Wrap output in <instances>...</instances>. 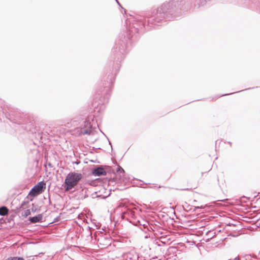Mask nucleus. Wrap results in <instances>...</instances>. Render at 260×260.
<instances>
[{
	"label": "nucleus",
	"mask_w": 260,
	"mask_h": 260,
	"mask_svg": "<svg viewBox=\"0 0 260 260\" xmlns=\"http://www.w3.org/2000/svg\"><path fill=\"white\" fill-rule=\"evenodd\" d=\"M4 102L2 99H0V112L4 113Z\"/></svg>",
	"instance_id": "obj_17"
},
{
	"label": "nucleus",
	"mask_w": 260,
	"mask_h": 260,
	"mask_svg": "<svg viewBox=\"0 0 260 260\" xmlns=\"http://www.w3.org/2000/svg\"><path fill=\"white\" fill-rule=\"evenodd\" d=\"M83 177V176L81 173L70 172L67 175L62 185L65 191H68L74 188L78 184Z\"/></svg>",
	"instance_id": "obj_2"
},
{
	"label": "nucleus",
	"mask_w": 260,
	"mask_h": 260,
	"mask_svg": "<svg viewBox=\"0 0 260 260\" xmlns=\"http://www.w3.org/2000/svg\"><path fill=\"white\" fill-rule=\"evenodd\" d=\"M90 129L91 128H82L81 129L80 135H90L91 133V131L90 130Z\"/></svg>",
	"instance_id": "obj_10"
},
{
	"label": "nucleus",
	"mask_w": 260,
	"mask_h": 260,
	"mask_svg": "<svg viewBox=\"0 0 260 260\" xmlns=\"http://www.w3.org/2000/svg\"><path fill=\"white\" fill-rule=\"evenodd\" d=\"M131 223L136 226H142L144 229L148 230V222L147 221L144 220V219H137L132 221Z\"/></svg>",
	"instance_id": "obj_5"
},
{
	"label": "nucleus",
	"mask_w": 260,
	"mask_h": 260,
	"mask_svg": "<svg viewBox=\"0 0 260 260\" xmlns=\"http://www.w3.org/2000/svg\"><path fill=\"white\" fill-rule=\"evenodd\" d=\"M46 188V183L43 181L39 182L29 191L28 195L31 197H35L42 193Z\"/></svg>",
	"instance_id": "obj_4"
},
{
	"label": "nucleus",
	"mask_w": 260,
	"mask_h": 260,
	"mask_svg": "<svg viewBox=\"0 0 260 260\" xmlns=\"http://www.w3.org/2000/svg\"><path fill=\"white\" fill-rule=\"evenodd\" d=\"M164 239H165V238L163 236H162L160 237L159 241L163 244H166V242L164 241V240H163Z\"/></svg>",
	"instance_id": "obj_20"
},
{
	"label": "nucleus",
	"mask_w": 260,
	"mask_h": 260,
	"mask_svg": "<svg viewBox=\"0 0 260 260\" xmlns=\"http://www.w3.org/2000/svg\"><path fill=\"white\" fill-rule=\"evenodd\" d=\"M31 214V211L30 209H27L24 211L22 213V216L26 218Z\"/></svg>",
	"instance_id": "obj_14"
},
{
	"label": "nucleus",
	"mask_w": 260,
	"mask_h": 260,
	"mask_svg": "<svg viewBox=\"0 0 260 260\" xmlns=\"http://www.w3.org/2000/svg\"><path fill=\"white\" fill-rule=\"evenodd\" d=\"M111 172V168L109 166H94L91 170V174L94 176H102Z\"/></svg>",
	"instance_id": "obj_3"
},
{
	"label": "nucleus",
	"mask_w": 260,
	"mask_h": 260,
	"mask_svg": "<svg viewBox=\"0 0 260 260\" xmlns=\"http://www.w3.org/2000/svg\"><path fill=\"white\" fill-rule=\"evenodd\" d=\"M108 141H109V144L111 145V147L112 148L111 143L110 142V141L109 140H108Z\"/></svg>",
	"instance_id": "obj_27"
},
{
	"label": "nucleus",
	"mask_w": 260,
	"mask_h": 260,
	"mask_svg": "<svg viewBox=\"0 0 260 260\" xmlns=\"http://www.w3.org/2000/svg\"><path fill=\"white\" fill-rule=\"evenodd\" d=\"M5 260H8V258H6Z\"/></svg>",
	"instance_id": "obj_32"
},
{
	"label": "nucleus",
	"mask_w": 260,
	"mask_h": 260,
	"mask_svg": "<svg viewBox=\"0 0 260 260\" xmlns=\"http://www.w3.org/2000/svg\"><path fill=\"white\" fill-rule=\"evenodd\" d=\"M182 190H188V188H184V189H182Z\"/></svg>",
	"instance_id": "obj_28"
},
{
	"label": "nucleus",
	"mask_w": 260,
	"mask_h": 260,
	"mask_svg": "<svg viewBox=\"0 0 260 260\" xmlns=\"http://www.w3.org/2000/svg\"><path fill=\"white\" fill-rule=\"evenodd\" d=\"M32 200H33V199H32H32H30V201H32Z\"/></svg>",
	"instance_id": "obj_31"
},
{
	"label": "nucleus",
	"mask_w": 260,
	"mask_h": 260,
	"mask_svg": "<svg viewBox=\"0 0 260 260\" xmlns=\"http://www.w3.org/2000/svg\"><path fill=\"white\" fill-rule=\"evenodd\" d=\"M80 188H82L81 191L79 194L78 198L80 200H84L85 198L88 197V195L87 194L86 191L84 192V188L85 187H83V185L82 184H80Z\"/></svg>",
	"instance_id": "obj_7"
},
{
	"label": "nucleus",
	"mask_w": 260,
	"mask_h": 260,
	"mask_svg": "<svg viewBox=\"0 0 260 260\" xmlns=\"http://www.w3.org/2000/svg\"><path fill=\"white\" fill-rule=\"evenodd\" d=\"M236 92H233V93H236ZM233 94V93H231L223 94H222V95H219L218 97H221V96H225V95H230V94Z\"/></svg>",
	"instance_id": "obj_22"
},
{
	"label": "nucleus",
	"mask_w": 260,
	"mask_h": 260,
	"mask_svg": "<svg viewBox=\"0 0 260 260\" xmlns=\"http://www.w3.org/2000/svg\"><path fill=\"white\" fill-rule=\"evenodd\" d=\"M8 209L5 206H2L0 207V215L5 216L8 214Z\"/></svg>",
	"instance_id": "obj_12"
},
{
	"label": "nucleus",
	"mask_w": 260,
	"mask_h": 260,
	"mask_svg": "<svg viewBox=\"0 0 260 260\" xmlns=\"http://www.w3.org/2000/svg\"><path fill=\"white\" fill-rule=\"evenodd\" d=\"M228 260H232V259H228ZM233 260H240V257H239V256H237L236 257H235Z\"/></svg>",
	"instance_id": "obj_24"
},
{
	"label": "nucleus",
	"mask_w": 260,
	"mask_h": 260,
	"mask_svg": "<svg viewBox=\"0 0 260 260\" xmlns=\"http://www.w3.org/2000/svg\"><path fill=\"white\" fill-rule=\"evenodd\" d=\"M257 9L260 10V2H258V3L256 5Z\"/></svg>",
	"instance_id": "obj_23"
},
{
	"label": "nucleus",
	"mask_w": 260,
	"mask_h": 260,
	"mask_svg": "<svg viewBox=\"0 0 260 260\" xmlns=\"http://www.w3.org/2000/svg\"><path fill=\"white\" fill-rule=\"evenodd\" d=\"M259 254H260V251H259Z\"/></svg>",
	"instance_id": "obj_33"
},
{
	"label": "nucleus",
	"mask_w": 260,
	"mask_h": 260,
	"mask_svg": "<svg viewBox=\"0 0 260 260\" xmlns=\"http://www.w3.org/2000/svg\"><path fill=\"white\" fill-rule=\"evenodd\" d=\"M101 237H102V238L100 239H99V241H100V244L102 243V242L104 238L105 240V243H104L103 245H109L111 244V238L109 236H101Z\"/></svg>",
	"instance_id": "obj_8"
},
{
	"label": "nucleus",
	"mask_w": 260,
	"mask_h": 260,
	"mask_svg": "<svg viewBox=\"0 0 260 260\" xmlns=\"http://www.w3.org/2000/svg\"><path fill=\"white\" fill-rule=\"evenodd\" d=\"M8 260H24V258L19 256L9 257Z\"/></svg>",
	"instance_id": "obj_16"
},
{
	"label": "nucleus",
	"mask_w": 260,
	"mask_h": 260,
	"mask_svg": "<svg viewBox=\"0 0 260 260\" xmlns=\"http://www.w3.org/2000/svg\"><path fill=\"white\" fill-rule=\"evenodd\" d=\"M30 210V211H31L32 212L35 213L38 211V207L37 206H35V205L34 204H32V207L31 208V209Z\"/></svg>",
	"instance_id": "obj_19"
},
{
	"label": "nucleus",
	"mask_w": 260,
	"mask_h": 260,
	"mask_svg": "<svg viewBox=\"0 0 260 260\" xmlns=\"http://www.w3.org/2000/svg\"><path fill=\"white\" fill-rule=\"evenodd\" d=\"M29 203V199L28 197L25 199L21 203L20 207H23L25 206L26 204Z\"/></svg>",
	"instance_id": "obj_18"
},
{
	"label": "nucleus",
	"mask_w": 260,
	"mask_h": 260,
	"mask_svg": "<svg viewBox=\"0 0 260 260\" xmlns=\"http://www.w3.org/2000/svg\"><path fill=\"white\" fill-rule=\"evenodd\" d=\"M206 235L208 236L209 237H210V239H212L216 236V234L215 232H213L211 231H209L207 232Z\"/></svg>",
	"instance_id": "obj_15"
},
{
	"label": "nucleus",
	"mask_w": 260,
	"mask_h": 260,
	"mask_svg": "<svg viewBox=\"0 0 260 260\" xmlns=\"http://www.w3.org/2000/svg\"><path fill=\"white\" fill-rule=\"evenodd\" d=\"M185 0H169L160 5L156 9L148 12L145 15H137L132 20L126 21V30L121 32L112 49L114 56V65L112 72L106 75L102 80V85L97 90L100 100L104 104L108 103L110 93L115 81V77L121 67L130 45L139 34L146 30L155 28L163 25L168 21L173 20L179 17L185 10Z\"/></svg>",
	"instance_id": "obj_1"
},
{
	"label": "nucleus",
	"mask_w": 260,
	"mask_h": 260,
	"mask_svg": "<svg viewBox=\"0 0 260 260\" xmlns=\"http://www.w3.org/2000/svg\"><path fill=\"white\" fill-rule=\"evenodd\" d=\"M128 216L129 218H132V220H130V222H131L132 221H134L136 220H137L136 215L135 214V212L133 211H129L127 212Z\"/></svg>",
	"instance_id": "obj_11"
},
{
	"label": "nucleus",
	"mask_w": 260,
	"mask_h": 260,
	"mask_svg": "<svg viewBox=\"0 0 260 260\" xmlns=\"http://www.w3.org/2000/svg\"><path fill=\"white\" fill-rule=\"evenodd\" d=\"M82 126H83L82 128H91L92 127V125L91 124V123L89 121V120L84 121V124Z\"/></svg>",
	"instance_id": "obj_13"
},
{
	"label": "nucleus",
	"mask_w": 260,
	"mask_h": 260,
	"mask_svg": "<svg viewBox=\"0 0 260 260\" xmlns=\"http://www.w3.org/2000/svg\"><path fill=\"white\" fill-rule=\"evenodd\" d=\"M228 143L230 144L231 146L232 145V143L231 142H228Z\"/></svg>",
	"instance_id": "obj_29"
},
{
	"label": "nucleus",
	"mask_w": 260,
	"mask_h": 260,
	"mask_svg": "<svg viewBox=\"0 0 260 260\" xmlns=\"http://www.w3.org/2000/svg\"><path fill=\"white\" fill-rule=\"evenodd\" d=\"M43 219V214H39L33 217H29L28 220L30 223H36L40 222Z\"/></svg>",
	"instance_id": "obj_6"
},
{
	"label": "nucleus",
	"mask_w": 260,
	"mask_h": 260,
	"mask_svg": "<svg viewBox=\"0 0 260 260\" xmlns=\"http://www.w3.org/2000/svg\"><path fill=\"white\" fill-rule=\"evenodd\" d=\"M48 165H49V166H51V164H50V163H49V164H48Z\"/></svg>",
	"instance_id": "obj_30"
},
{
	"label": "nucleus",
	"mask_w": 260,
	"mask_h": 260,
	"mask_svg": "<svg viewBox=\"0 0 260 260\" xmlns=\"http://www.w3.org/2000/svg\"><path fill=\"white\" fill-rule=\"evenodd\" d=\"M251 89V88H248L245 89L244 90H241V91H242L243 90H249V89ZM239 92H240V91Z\"/></svg>",
	"instance_id": "obj_26"
},
{
	"label": "nucleus",
	"mask_w": 260,
	"mask_h": 260,
	"mask_svg": "<svg viewBox=\"0 0 260 260\" xmlns=\"http://www.w3.org/2000/svg\"><path fill=\"white\" fill-rule=\"evenodd\" d=\"M136 257L137 260H143V257L142 256H140L138 254H136Z\"/></svg>",
	"instance_id": "obj_21"
},
{
	"label": "nucleus",
	"mask_w": 260,
	"mask_h": 260,
	"mask_svg": "<svg viewBox=\"0 0 260 260\" xmlns=\"http://www.w3.org/2000/svg\"><path fill=\"white\" fill-rule=\"evenodd\" d=\"M116 3H117V4L120 6L121 7L122 9H123L122 6H121L120 4L119 3V2L118 1V0H115Z\"/></svg>",
	"instance_id": "obj_25"
},
{
	"label": "nucleus",
	"mask_w": 260,
	"mask_h": 260,
	"mask_svg": "<svg viewBox=\"0 0 260 260\" xmlns=\"http://www.w3.org/2000/svg\"><path fill=\"white\" fill-rule=\"evenodd\" d=\"M116 172L119 173V179H121L122 177L123 176L125 173L124 169L118 165L116 169Z\"/></svg>",
	"instance_id": "obj_9"
}]
</instances>
